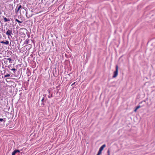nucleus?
I'll list each match as a JSON object with an SVG mask.
<instances>
[{"label": "nucleus", "instance_id": "nucleus-6", "mask_svg": "<svg viewBox=\"0 0 155 155\" xmlns=\"http://www.w3.org/2000/svg\"><path fill=\"white\" fill-rule=\"evenodd\" d=\"M3 19L5 22H6L7 21H10L9 19H8L6 17H4Z\"/></svg>", "mask_w": 155, "mask_h": 155}, {"label": "nucleus", "instance_id": "nucleus-2", "mask_svg": "<svg viewBox=\"0 0 155 155\" xmlns=\"http://www.w3.org/2000/svg\"><path fill=\"white\" fill-rule=\"evenodd\" d=\"M6 34L8 35V37L9 38V36H11V35H12V30L8 29L6 33Z\"/></svg>", "mask_w": 155, "mask_h": 155}, {"label": "nucleus", "instance_id": "nucleus-13", "mask_svg": "<svg viewBox=\"0 0 155 155\" xmlns=\"http://www.w3.org/2000/svg\"><path fill=\"white\" fill-rule=\"evenodd\" d=\"M10 76V74H6L5 75L4 77H9Z\"/></svg>", "mask_w": 155, "mask_h": 155}, {"label": "nucleus", "instance_id": "nucleus-15", "mask_svg": "<svg viewBox=\"0 0 155 155\" xmlns=\"http://www.w3.org/2000/svg\"><path fill=\"white\" fill-rule=\"evenodd\" d=\"M12 71H15L16 70V69L15 68H12L11 69Z\"/></svg>", "mask_w": 155, "mask_h": 155}, {"label": "nucleus", "instance_id": "nucleus-16", "mask_svg": "<svg viewBox=\"0 0 155 155\" xmlns=\"http://www.w3.org/2000/svg\"><path fill=\"white\" fill-rule=\"evenodd\" d=\"M18 22L19 23H21L22 22V21H20L18 20Z\"/></svg>", "mask_w": 155, "mask_h": 155}, {"label": "nucleus", "instance_id": "nucleus-8", "mask_svg": "<svg viewBox=\"0 0 155 155\" xmlns=\"http://www.w3.org/2000/svg\"><path fill=\"white\" fill-rule=\"evenodd\" d=\"M22 7V6H21V5H20L19 7H18V9H17V11H16V13L17 12H18L19 10H20V9Z\"/></svg>", "mask_w": 155, "mask_h": 155}, {"label": "nucleus", "instance_id": "nucleus-20", "mask_svg": "<svg viewBox=\"0 0 155 155\" xmlns=\"http://www.w3.org/2000/svg\"><path fill=\"white\" fill-rule=\"evenodd\" d=\"M26 16L27 17V14L26 15Z\"/></svg>", "mask_w": 155, "mask_h": 155}, {"label": "nucleus", "instance_id": "nucleus-18", "mask_svg": "<svg viewBox=\"0 0 155 155\" xmlns=\"http://www.w3.org/2000/svg\"><path fill=\"white\" fill-rule=\"evenodd\" d=\"M75 82H74V83H73L72 84V85H71V86H72V85H74L75 84Z\"/></svg>", "mask_w": 155, "mask_h": 155}, {"label": "nucleus", "instance_id": "nucleus-9", "mask_svg": "<svg viewBox=\"0 0 155 155\" xmlns=\"http://www.w3.org/2000/svg\"><path fill=\"white\" fill-rule=\"evenodd\" d=\"M29 41V40L28 39H26L25 41V43L26 44H28V43Z\"/></svg>", "mask_w": 155, "mask_h": 155}, {"label": "nucleus", "instance_id": "nucleus-5", "mask_svg": "<svg viewBox=\"0 0 155 155\" xmlns=\"http://www.w3.org/2000/svg\"><path fill=\"white\" fill-rule=\"evenodd\" d=\"M106 147L105 144H104L102 145L100 148L99 150L101 151H102L104 148Z\"/></svg>", "mask_w": 155, "mask_h": 155}, {"label": "nucleus", "instance_id": "nucleus-3", "mask_svg": "<svg viewBox=\"0 0 155 155\" xmlns=\"http://www.w3.org/2000/svg\"><path fill=\"white\" fill-rule=\"evenodd\" d=\"M20 152L19 150H15L12 153V155H15L16 153Z\"/></svg>", "mask_w": 155, "mask_h": 155}, {"label": "nucleus", "instance_id": "nucleus-14", "mask_svg": "<svg viewBox=\"0 0 155 155\" xmlns=\"http://www.w3.org/2000/svg\"><path fill=\"white\" fill-rule=\"evenodd\" d=\"M107 153H108V155H110V151H109V150H108L107 151Z\"/></svg>", "mask_w": 155, "mask_h": 155}, {"label": "nucleus", "instance_id": "nucleus-11", "mask_svg": "<svg viewBox=\"0 0 155 155\" xmlns=\"http://www.w3.org/2000/svg\"><path fill=\"white\" fill-rule=\"evenodd\" d=\"M5 120H4L3 119L0 118V121L3 122H5Z\"/></svg>", "mask_w": 155, "mask_h": 155}, {"label": "nucleus", "instance_id": "nucleus-17", "mask_svg": "<svg viewBox=\"0 0 155 155\" xmlns=\"http://www.w3.org/2000/svg\"><path fill=\"white\" fill-rule=\"evenodd\" d=\"M18 19H15V21H17V22H18Z\"/></svg>", "mask_w": 155, "mask_h": 155}, {"label": "nucleus", "instance_id": "nucleus-4", "mask_svg": "<svg viewBox=\"0 0 155 155\" xmlns=\"http://www.w3.org/2000/svg\"><path fill=\"white\" fill-rule=\"evenodd\" d=\"M0 43L2 44H4L6 45H8L9 44V41H1Z\"/></svg>", "mask_w": 155, "mask_h": 155}, {"label": "nucleus", "instance_id": "nucleus-19", "mask_svg": "<svg viewBox=\"0 0 155 155\" xmlns=\"http://www.w3.org/2000/svg\"><path fill=\"white\" fill-rule=\"evenodd\" d=\"M44 100V98L43 97V98L41 99V101H42Z\"/></svg>", "mask_w": 155, "mask_h": 155}, {"label": "nucleus", "instance_id": "nucleus-12", "mask_svg": "<svg viewBox=\"0 0 155 155\" xmlns=\"http://www.w3.org/2000/svg\"><path fill=\"white\" fill-rule=\"evenodd\" d=\"M101 152H102V151L99 150L98 152V153H97V154H98V155H100L101 153Z\"/></svg>", "mask_w": 155, "mask_h": 155}, {"label": "nucleus", "instance_id": "nucleus-1", "mask_svg": "<svg viewBox=\"0 0 155 155\" xmlns=\"http://www.w3.org/2000/svg\"><path fill=\"white\" fill-rule=\"evenodd\" d=\"M118 66L117 65L116 67V70L114 72V74L112 77L113 78H115L118 75Z\"/></svg>", "mask_w": 155, "mask_h": 155}, {"label": "nucleus", "instance_id": "nucleus-10", "mask_svg": "<svg viewBox=\"0 0 155 155\" xmlns=\"http://www.w3.org/2000/svg\"><path fill=\"white\" fill-rule=\"evenodd\" d=\"M7 60L9 61V63H12V59L11 58H8L7 59Z\"/></svg>", "mask_w": 155, "mask_h": 155}, {"label": "nucleus", "instance_id": "nucleus-7", "mask_svg": "<svg viewBox=\"0 0 155 155\" xmlns=\"http://www.w3.org/2000/svg\"><path fill=\"white\" fill-rule=\"evenodd\" d=\"M140 106L139 105V106H137L136 108L134 110V111L135 112H136L137 110L140 107Z\"/></svg>", "mask_w": 155, "mask_h": 155}]
</instances>
